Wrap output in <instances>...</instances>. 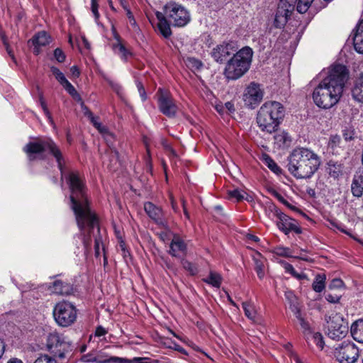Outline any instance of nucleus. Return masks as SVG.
<instances>
[{
  "mask_svg": "<svg viewBox=\"0 0 363 363\" xmlns=\"http://www.w3.org/2000/svg\"><path fill=\"white\" fill-rule=\"evenodd\" d=\"M23 151L29 162L45 160L48 155L52 156L57 164L61 181L65 179L69 185L71 208L74 211L78 228L83 231L86 226L92 229L98 225V218L89 206L84 181L77 171H72L65 174V157L60 147L51 138H33L23 147Z\"/></svg>",
  "mask_w": 363,
  "mask_h": 363,
  "instance_id": "obj_1",
  "label": "nucleus"
},
{
  "mask_svg": "<svg viewBox=\"0 0 363 363\" xmlns=\"http://www.w3.org/2000/svg\"><path fill=\"white\" fill-rule=\"evenodd\" d=\"M348 79V72L345 66L333 65L326 77L314 89L313 99L317 106L328 109L340 101Z\"/></svg>",
  "mask_w": 363,
  "mask_h": 363,
  "instance_id": "obj_2",
  "label": "nucleus"
},
{
  "mask_svg": "<svg viewBox=\"0 0 363 363\" xmlns=\"http://www.w3.org/2000/svg\"><path fill=\"white\" fill-rule=\"evenodd\" d=\"M319 156L308 148H296L289 156V171L296 179L311 178L320 165Z\"/></svg>",
  "mask_w": 363,
  "mask_h": 363,
  "instance_id": "obj_3",
  "label": "nucleus"
},
{
  "mask_svg": "<svg viewBox=\"0 0 363 363\" xmlns=\"http://www.w3.org/2000/svg\"><path fill=\"white\" fill-rule=\"evenodd\" d=\"M285 116L284 106L275 101L264 102L257 114V123L260 130L267 133H275Z\"/></svg>",
  "mask_w": 363,
  "mask_h": 363,
  "instance_id": "obj_4",
  "label": "nucleus"
},
{
  "mask_svg": "<svg viewBox=\"0 0 363 363\" xmlns=\"http://www.w3.org/2000/svg\"><path fill=\"white\" fill-rule=\"evenodd\" d=\"M253 51L248 46L244 47L233 55L227 62L224 74L228 79L235 80L246 73L252 62Z\"/></svg>",
  "mask_w": 363,
  "mask_h": 363,
  "instance_id": "obj_5",
  "label": "nucleus"
},
{
  "mask_svg": "<svg viewBox=\"0 0 363 363\" xmlns=\"http://www.w3.org/2000/svg\"><path fill=\"white\" fill-rule=\"evenodd\" d=\"M53 316L59 325L67 327L76 320L77 309L71 303L60 301L54 307Z\"/></svg>",
  "mask_w": 363,
  "mask_h": 363,
  "instance_id": "obj_6",
  "label": "nucleus"
},
{
  "mask_svg": "<svg viewBox=\"0 0 363 363\" xmlns=\"http://www.w3.org/2000/svg\"><path fill=\"white\" fill-rule=\"evenodd\" d=\"M328 335L333 340L344 338L348 333L347 321L339 313H332L327 320Z\"/></svg>",
  "mask_w": 363,
  "mask_h": 363,
  "instance_id": "obj_7",
  "label": "nucleus"
},
{
  "mask_svg": "<svg viewBox=\"0 0 363 363\" xmlns=\"http://www.w3.org/2000/svg\"><path fill=\"white\" fill-rule=\"evenodd\" d=\"M334 356L340 363H354L359 356V348L352 341L345 340L335 347Z\"/></svg>",
  "mask_w": 363,
  "mask_h": 363,
  "instance_id": "obj_8",
  "label": "nucleus"
},
{
  "mask_svg": "<svg viewBox=\"0 0 363 363\" xmlns=\"http://www.w3.org/2000/svg\"><path fill=\"white\" fill-rule=\"evenodd\" d=\"M47 346L50 353L59 359L67 358L71 352L69 343L65 341L57 333L48 335Z\"/></svg>",
  "mask_w": 363,
  "mask_h": 363,
  "instance_id": "obj_9",
  "label": "nucleus"
},
{
  "mask_svg": "<svg viewBox=\"0 0 363 363\" xmlns=\"http://www.w3.org/2000/svg\"><path fill=\"white\" fill-rule=\"evenodd\" d=\"M165 16L175 26L182 27L186 26L190 21L189 12L180 5L170 2L164 7Z\"/></svg>",
  "mask_w": 363,
  "mask_h": 363,
  "instance_id": "obj_10",
  "label": "nucleus"
},
{
  "mask_svg": "<svg viewBox=\"0 0 363 363\" xmlns=\"http://www.w3.org/2000/svg\"><path fill=\"white\" fill-rule=\"evenodd\" d=\"M269 210L272 215L279 219V221L277 222V225L285 235H288L291 231L295 232L296 234L302 233V230L297 221L281 212L274 205L269 206Z\"/></svg>",
  "mask_w": 363,
  "mask_h": 363,
  "instance_id": "obj_11",
  "label": "nucleus"
},
{
  "mask_svg": "<svg viewBox=\"0 0 363 363\" xmlns=\"http://www.w3.org/2000/svg\"><path fill=\"white\" fill-rule=\"evenodd\" d=\"M298 1L299 0L279 1L274 18L275 27L281 28L286 25Z\"/></svg>",
  "mask_w": 363,
  "mask_h": 363,
  "instance_id": "obj_12",
  "label": "nucleus"
},
{
  "mask_svg": "<svg viewBox=\"0 0 363 363\" xmlns=\"http://www.w3.org/2000/svg\"><path fill=\"white\" fill-rule=\"evenodd\" d=\"M264 91L260 85L255 82H251L245 89L243 94V101L249 108H254L262 100Z\"/></svg>",
  "mask_w": 363,
  "mask_h": 363,
  "instance_id": "obj_13",
  "label": "nucleus"
},
{
  "mask_svg": "<svg viewBox=\"0 0 363 363\" xmlns=\"http://www.w3.org/2000/svg\"><path fill=\"white\" fill-rule=\"evenodd\" d=\"M238 46L236 42H223L218 45L211 51V57L219 63L225 62L235 52H238Z\"/></svg>",
  "mask_w": 363,
  "mask_h": 363,
  "instance_id": "obj_14",
  "label": "nucleus"
},
{
  "mask_svg": "<svg viewBox=\"0 0 363 363\" xmlns=\"http://www.w3.org/2000/svg\"><path fill=\"white\" fill-rule=\"evenodd\" d=\"M158 106L160 111L169 118L176 116L178 106L173 98L167 93L164 92L161 89L158 90Z\"/></svg>",
  "mask_w": 363,
  "mask_h": 363,
  "instance_id": "obj_15",
  "label": "nucleus"
},
{
  "mask_svg": "<svg viewBox=\"0 0 363 363\" xmlns=\"http://www.w3.org/2000/svg\"><path fill=\"white\" fill-rule=\"evenodd\" d=\"M144 210L147 216L159 226L168 229V224L162 208L155 206L152 202L144 203Z\"/></svg>",
  "mask_w": 363,
  "mask_h": 363,
  "instance_id": "obj_16",
  "label": "nucleus"
},
{
  "mask_svg": "<svg viewBox=\"0 0 363 363\" xmlns=\"http://www.w3.org/2000/svg\"><path fill=\"white\" fill-rule=\"evenodd\" d=\"M187 252V245L184 240L177 234H174L169 244L168 253L175 257H180L185 255Z\"/></svg>",
  "mask_w": 363,
  "mask_h": 363,
  "instance_id": "obj_17",
  "label": "nucleus"
},
{
  "mask_svg": "<svg viewBox=\"0 0 363 363\" xmlns=\"http://www.w3.org/2000/svg\"><path fill=\"white\" fill-rule=\"evenodd\" d=\"M31 41L34 46L33 52L38 55L40 52V48L50 43V36L45 31L39 32L33 37Z\"/></svg>",
  "mask_w": 363,
  "mask_h": 363,
  "instance_id": "obj_18",
  "label": "nucleus"
},
{
  "mask_svg": "<svg viewBox=\"0 0 363 363\" xmlns=\"http://www.w3.org/2000/svg\"><path fill=\"white\" fill-rule=\"evenodd\" d=\"M50 289L53 293L62 296L70 295L73 292L72 284L60 279L55 280Z\"/></svg>",
  "mask_w": 363,
  "mask_h": 363,
  "instance_id": "obj_19",
  "label": "nucleus"
},
{
  "mask_svg": "<svg viewBox=\"0 0 363 363\" xmlns=\"http://www.w3.org/2000/svg\"><path fill=\"white\" fill-rule=\"evenodd\" d=\"M353 45L357 52L363 54V20L359 23L354 31Z\"/></svg>",
  "mask_w": 363,
  "mask_h": 363,
  "instance_id": "obj_20",
  "label": "nucleus"
},
{
  "mask_svg": "<svg viewBox=\"0 0 363 363\" xmlns=\"http://www.w3.org/2000/svg\"><path fill=\"white\" fill-rule=\"evenodd\" d=\"M96 363H130V361L125 358L111 357L104 352H99L94 356Z\"/></svg>",
  "mask_w": 363,
  "mask_h": 363,
  "instance_id": "obj_21",
  "label": "nucleus"
},
{
  "mask_svg": "<svg viewBox=\"0 0 363 363\" xmlns=\"http://www.w3.org/2000/svg\"><path fill=\"white\" fill-rule=\"evenodd\" d=\"M352 96L356 101L363 103V72L359 74L354 82L352 89Z\"/></svg>",
  "mask_w": 363,
  "mask_h": 363,
  "instance_id": "obj_22",
  "label": "nucleus"
},
{
  "mask_svg": "<svg viewBox=\"0 0 363 363\" xmlns=\"http://www.w3.org/2000/svg\"><path fill=\"white\" fill-rule=\"evenodd\" d=\"M291 310L299 321L304 335L307 339H309V335H311L313 332L309 323L306 321L301 315L300 308H298L297 306H294V308H291Z\"/></svg>",
  "mask_w": 363,
  "mask_h": 363,
  "instance_id": "obj_23",
  "label": "nucleus"
},
{
  "mask_svg": "<svg viewBox=\"0 0 363 363\" xmlns=\"http://www.w3.org/2000/svg\"><path fill=\"white\" fill-rule=\"evenodd\" d=\"M350 333L354 340L363 343V319H359L352 324Z\"/></svg>",
  "mask_w": 363,
  "mask_h": 363,
  "instance_id": "obj_24",
  "label": "nucleus"
},
{
  "mask_svg": "<svg viewBox=\"0 0 363 363\" xmlns=\"http://www.w3.org/2000/svg\"><path fill=\"white\" fill-rule=\"evenodd\" d=\"M255 262V270L259 279H262L265 275L264 272V263L266 259L259 252H256L253 256Z\"/></svg>",
  "mask_w": 363,
  "mask_h": 363,
  "instance_id": "obj_25",
  "label": "nucleus"
},
{
  "mask_svg": "<svg viewBox=\"0 0 363 363\" xmlns=\"http://www.w3.org/2000/svg\"><path fill=\"white\" fill-rule=\"evenodd\" d=\"M114 38L116 40V43L113 45L114 52L118 54L122 59L127 60L131 53L122 44L120 36L116 33H114Z\"/></svg>",
  "mask_w": 363,
  "mask_h": 363,
  "instance_id": "obj_26",
  "label": "nucleus"
},
{
  "mask_svg": "<svg viewBox=\"0 0 363 363\" xmlns=\"http://www.w3.org/2000/svg\"><path fill=\"white\" fill-rule=\"evenodd\" d=\"M203 281L219 289L221 286L223 278L221 275L216 272L211 271L209 275L203 278Z\"/></svg>",
  "mask_w": 363,
  "mask_h": 363,
  "instance_id": "obj_27",
  "label": "nucleus"
},
{
  "mask_svg": "<svg viewBox=\"0 0 363 363\" xmlns=\"http://www.w3.org/2000/svg\"><path fill=\"white\" fill-rule=\"evenodd\" d=\"M326 277L324 274H318L315 276V280L313 282V289L315 292H321L325 287Z\"/></svg>",
  "mask_w": 363,
  "mask_h": 363,
  "instance_id": "obj_28",
  "label": "nucleus"
},
{
  "mask_svg": "<svg viewBox=\"0 0 363 363\" xmlns=\"http://www.w3.org/2000/svg\"><path fill=\"white\" fill-rule=\"evenodd\" d=\"M279 263L281 264V266L284 269L285 272L286 273L290 274L293 277H294L298 280H301V279H303L304 278H306V274H298L294 269V267L291 264H289L285 261H280Z\"/></svg>",
  "mask_w": 363,
  "mask_h": 363,
  "instance_id": "obj_29",
  "label": "nucleus"
},
{
  "mask_svg": "<svg viewBox=\"0 0 363 363\" xmlns=\"http://www.w3.org/2000/svg\"><path fill=\"white\" fill-rule=\"evenodd\" d=\"M352 194L356 197H360L363 194V181L361 178L354 179L351 185Z\"/></svg>",
  "mask_w": 363,
  "mask_h": 363,
  "instance_id": "obj_30",
  "label": "nucleus"
},
{
  "mask_svg": "<svg viewBox=\"0 0 363 363\" xmlns=\"http://www.w3.org/2000/svg\"><path fill=\"white\" fill-rule=\"evenodd\" d=\"M274 140L279 147L289 145L291 140L288 133L285 131L276 134L274 135Z\"/></svg>",
  "mask_w": 363,
  "mask_h": 363,
  "instance_id": "obj_31",
  "label": "nucleus"
},
{
  "mask_svg": "<svg viewBox=\"0 0 363 363\" xmlns=\"http://www.w3.org/2000/svg\"><path fill=\"white\" fill-rule=\"evenodd\" d=\"M242 308L245 312V315L253 322H256V311L254 306L250 302H243Z\"/></svg>",
  "mask_w": 363,
  "mask_h": 363,
  "instance_id": "obj_32",
  "label": "nucleus"
},
{
  "mask_svg": "<svg viewBox=\"0 0 363 363\" xmlns=\"http://www.w3.org/2000/svg\"><path fill=\"white\" fill-rule=\"evenodd\" d=\"M247 194L245 191L239 189H234L228 191V196L230 199L239 202L245 199Z\"/></svg>",
  "mask_w": 363,
  "mask_h": 363,
  "instance_id": "obj_33",
  "label": "nucleus"
},
{
  "mask_svg": "<svg viewBox=\"0 0 363 363\" xmlns=\"http://www.w3.org/2000/svg\"><path fill=\"white\" fill-rule=\"evenodd\" d=\"M328 173L330 177L337 178L342 174V168L340 164L330 161L328 163Z\"/></svg>",
  "mask_w": 363,
  "mask_h": 363,
  "instance_id": "obj_34",
  "label": "nucleus"
},
{
  "mask_svg": "<svg viewBox=\"0 0 363 363\" xmlns=\"http://www.w3.org/2000/svg\"><path fill=\"white\" fill-rule=\"evenodd\" d=\"M264 161L265 164L277 174L281 173V169L278 164L272 160L269 155H265L264 157Z\"/></svg>",
  "mask_w": 363,
  "mask_h": 363,
  "instance_id": "obj_35",
  "label": "nucleus"
},
{
  "mask_svg": "<svg viewBox=\"0 0 363 363\" xmlns=\"http://www.w3.org/2000/svg\"><path fill=\"white\" fill-rule=\"evenodd\" d=\"M157 28L160 33L165 38H168L172 35V30L170 26L167 21H162L161 23H158Z\"/></svg>",
  "mask_w": 363,
  "mask_h": 363,
  "instance_id": "obj_36",
  "label": "nucleus"
},
{
  "mask_svg": "<svg viewBox=\"0 0 363 363\" xmlns=\"http://www.w3.org/2000/svg\"><path fill=\"white\" fill-rule=\"evenodd\" d=\"M62 86L76 100L81 101V96L74 87V86L67 80Z\"/></svg>",
  "mask_w": 363,
  "mask_h": 363,
  "instance_id": "obj_37",
  "label": "nucleus"
},
{
  "mask_svg": "<svg viewBox=\"0 0 363 363\" xmlns=\"http://www.w3.org/2000/svg\"><path fill=\"white\" fill-rule=\"evenodd\" d=\"M50 70L61 85L67 81L65 74L58 68L52 66L50 67Z\"/></svg>",
  "mask_w": 363,
  "mask_h": 363,
  "instance_id": "obj_38",
  "label": "nucleus"
},
{
  "mask_svg": "<svg viewBox=\"0 0 363 363\" xmlns=\"http://www.w3.org/2000/svg\"><path fill=\"white\" fill-rule=\"evenodd\" d=\"M313 0H299L297 6V11L300 13H305L309 9Z\"/></svg>",
  "mask_w": 363,
  "mask_h": 363,
  "instance_id": "obj_39",
  "label": "nucleus"
},
{
  "mask_svg": "<svg viewBox=\"0 0 363 363\" xmlns=\"http://www.w3.org/2000/svg\"><path fill=\"white\" fill-rule=\"evenodd\" d=\"M181 263L184 269L188 271L191 275H194L198 272L197 267L189 261L182 259Z\"/></svg>",
  "mask_w": 363,
  "mask_h": 363,
  "instance_id": "obj_40",
  "label": "nucleus"
},
{
  "mask_svg": "<svg viewBox=\"0 0 363 363\" xmlns=\"http://www.w3.org/2000/svg\"><path fill=\"white\" fill-rule=\"evenodd\" d=\"M102 249V251L104 252V245L102 241V238L99 235V236L96 237L95 238V243H94V251H95V257H99L101 255L100 249Z\"/></svg>",
  "mask_w": 363,
  "mask_h": 363,
  "instance_id": "obj_41",
  "label": "nucleus"
},
{
  "mask_svg": "<svg viewBox=\"0 0 363 363\" xmlns=\"http://www.w3.org/2000/svg\"><path fill=\"white\" fill-rule=\"evenodd\" d=\"M274 252L281 257H292L293 255L291 254V250L289 247L282 246H278L274 249Z\"/></svg>",
  "mask_w": 363,
  "mask_h": 363,
  "instance_id": "obj_42",
  "label": "nucleus"
},
{
  "mask_svg": "<svg viewBox=\"0 0 363 363\" xmlns=\"http://www.w3.org/2000/svg\"><path fill=\"white\" fill-rule=\"evenodd\" d=\"M311 337L314 340L315 345L320 349H323L324 347L323 337L320 333H313L312 332L311 335H309V337Z\"/></svg>",
  "mask_w": 363,
  "mask_h": 363,
  "instance_id": "obj_43",
  "label": "nucleus"
},
{
  "mask_svg": "<svg viewBox=\"0 0 363 363\" xmlns=\"http://www.w3.org/2000/svg\"><path fill=\"white\" fill-rule=\"evenodd\" d=\"M39 100H40V103L41 107H42V108H43L45 116L48 117L50 123H53V120H52V118L51 116V113H50V112L49 111V110L48 108L46 103H45V101L44 100V98H43L42 94L40 95Z\"/></svg>",
  "mask_w": 363,
  "mask_h": 363,
  "instance_id": "obj_44",
  "label": "nucleus"
},
{
  "mask_svg": "<svg viewBox=\"0 0 363 363\" xmlns=\"http://www.w3.org/2000/svg\"><path fill=\"white\" fill-rule=\"evenodd\" d=\"M343 137L346 141H350L355 138V131L353 128H346L343 130Z\"/></svg>",
  "mask_w": 363,
  "mask_h": 363,
  "instance_id": "obj_45",
  "label": "nucleus"
},
{
  "mask_svg": "<svg viewBox=\"0 0 363 363\" xmlns=\"http://www.w3.org/2000/svg\"><path fill=\"white\" fill-rule=\"evenodd\" d=\"M325 299L328 302L333 303H336L339 302V301L341 298V295L337 294H333V293L328 292L325 294Z\"/></svg>",
  "mask_w": 363,
  "mask_h": 363,
  "instance_id": "obj_46",
  "label": "nucleus"
},
{
  "mask_svg": "<svg viewBox=\"0 0 363 363\" xmlns=\"http://www.w3.org/2000/svg\"><path fill=\"white\" fill-rule=\"evenodd\" d=\"M123 8L125 9V10L126 11V15H127V17L128 18V21H129V23L134 28H138V26H137V23H136V21L132 13V12L130 11V10L129 9H128L125 6L123 5Z\"/></svg>",
  "mask_w": 363,
  "mask_h": 363,
  "instance_id": "obj_47",
  "label": "nucleus"
},
{
  "mask_svg": "<svg viewBox=\"0 0 363 363\" xmlns=\"http://www.w3.org/2000/svg\"><path fill=\"white\" fill-rule=\"evenodd\" d=\"M34 363H57L56 360L48 355H42Z\"/></svg>",
  "mask_w": 363,
  "mask_h": 363,
  "instance_id": "obj_48",
  "label": "nucleus"
},
{
  "mask_svg": "<svg viewBox=\"0 0 363 363\" xmlns=\"http://www.w3.org/2000/svg\"><path fill=\"white\" fill-rule=\"evenodd\" d=\"M344 286V283L340 279H333L329 284L330 289H340Z\"/></svg>",
  "mask_w": 363,
  "mask_h": 363,
  "instance_id": "obj_49",
  "label": "nucleus"
},
{
  "mask_svg": "<svg viewBox=\"0 0 363 363\" xmlns=\"http://www.w3.org/2000/svg\"><path fill=\"white\" fill-rule=\"evenodd\" d=\"M54 56L58 62H63L65 60V55L60 48H56L55 50Z\"/></svg>",
  "mask_w": 363,
  "mask_h": 363,
  "instance_id": "obj_50",
  "label": "nucleus"
},
{
  "mask_svg": "<svg viewBox=\"0 0 363 363\" xmlns=\"http://www.w3.org/2000/svg\"><path fill=\"white\" fill-rule=\"evenodd\" d=\"M136 86L138 88L139 94L142 99V101H145L147 99V95H146V92H145L144 86L143 85V84L140 82L136 81Z\"/></svg>",
  "mask_w": 363,
  "mask_h": 363,
  "instance_id": "obj_51",
  "label": "nucleus"
},
{
  "mask_svg": "<svg viewBox=\"0 0 363 363\" xmlns=\"http://www.w3.org/2000/svg\"><path fill=\"white\" fill-rule=\"evenodd\" d=\"M96 129L100 133L104 134V136L107 141H111V139L113 138V135L107 130V128L105 126H103L101 124L100 128Z\"/></svg>",
  "mask_w": 363,
  "mask_h": 363,
  "instance_id": "obj_52",
  "label": "nucleus"
},
{
  "mask_svg": "<svg viewBox=\"0 0 363 363\" xmlns=\"http://www.w3.org/2000/svg\"><path fill=\"white\" fill-rule=\"evenodd\" d=\"M91 11H92L96 20L99 19V13L98 11L99 4H98L96 0H91Z\"/></svg>",
  "mask_w": 363,
  "mask_h": 363,
  "instance_id": "obj_53",
  "label": "nucleus"
},
{
  "mask_svg": "<svg viewBox=\"0 0 363 363\" xmlns=\"http://www.w3.org/2000/svg\"><path fill=\"white\" fill-rule=\"evenodd\" d=\"M188 62L189 65H191L193 67L196 69H200L203 65L202 62L200 60L194 57L188 58Z\"/></svg>",
  "mask_w": 363,
  "mask_h": 363,
  "instance_id": "obj_54",
  "label": "nucleus"
},
{
  "mask_svg": "<svg viewBox=\"0 0 363 363\" xmlns=\"http://www.w3.org/2000/svg\"><path fill=\"white\" fill-rule=\"evenodd\" d=\"M108 84L118 94H121L122 91V87L119 84L111 80H108Z\"/></svg>",
  "mask_w": 363,
  "mask_h": 363,
  "instance_id": "obj_55",
  "label": "nucleus"
},
{
  "mask_svg": "<svg viewBox=\"0 0 363 363\" xmlns=\"http://www.w3.org/2000/svg\"><path fill=\"white\" fill-rule=\"evenodd\" d=\"M172 344H173V346L168 345L167 347L169 348H173L176 351H178L183 354L188 355L187 352L182 347H181L180 345H179L178 344H177L175 342H172Z\"/></svg>",
  "mask_w": 363,
  "mask_h": 363,
  "instance_id": "obj_56",
  "label": "nucleus"
},
{
  "mask_svg": "<svg viewBox=\"0 0 363 363\" xmlns=\"http://www.w3.org/2000/svg\"><path fill=\"white\" fill-rule=\"evenodd\" d=\"M119 240V247L121 250L123 251V254L124 257L127 256V254H129V252L126 250L125 243L121 237H118Z\"/></svg>",
  "mask_w": 363,
  "mask_h": 363,
  "instance_id": "obj_57",
  "label": "nucleus"
},
{
  "mask_svg": "<svg viewBox=\"0 0 363 363\" xmlns=\"http://www.w3.org/2000/svg\"><path fill=\"white\" fill-rule=\"evenodd\" d=\"M273 195L284 205L289 206V203L277 191H274Z\"/></svg>",
  "mask_w": 363,
  "mask_h": 363,
  "instance_id": "obj_58",
  "label": "nucleus"
},
{
  "mask_svg": "<svg viewBox=\"0 0 363 363\" xmlns=\"http://www.w3.org/2000/svg\"><path fill=\"white\" fill-rule=\"evenodd\" d=\"M107 333V330L102 326L99 325L96 328L95 336L101 337L105 335Z\"/></svg>",
  "mask_w": 363,
  "mask_h": 363,
  "instance_id": "obj_59",
  "label": "nucleus"
},
{
  "mask_svg": "<svg viewBox=\"0 0 363 363\" xmlns=\"http://www.w3.org/2000/svg\"><path fill=\"white\" fill-rule=\"evenodd\" d=\"M96 354L89 353L82 357V360L85 362H95L94 356Z\"/></svg>",
  "mask_w": 363,
  "mask_h": 363,
  "instance_id": "obj_60",
  "label": "nucleus"
},
{
  "mask_svg": "<svg viewBox=\"0 0 363 363\" xmlns=\"http://www.w3.org/2000/svg\"><path fill=\"white\" fill-rule=\"evenodd\" d=\"M90 241H91L90 237H86L85 235H83L82 242H83V245H84V247L86 251H89L90 250V247H91Z\"/></svg>",
  "mask_w": 363,
  "mask_h": 363,
  "instance_id": "obj_61",
  "label": "nucleus"
},
{
  "mask_svg": "<svg viewBox=\"0 0 363 363\" xmlns=\"http://www.w3.org/2000/svg\"><path fill=\"white\" fill-rule=\"evenodd\" d=\"M70 72L74 78H78L80 75L79 69L76 65H74L70 68Z\"/></svg>",
  "mask_w": 363,
  "mask_h": 363,
  "instance_id": "obj_62",
  "label": "nucleus"
},
{
  "mask_svg": "<svg viewBox=\"0 0 363 363\" xmlns=\"http://www.w3.org/2000/svg\"><path fill=\"white\" fill-rule=\"evenodd\" d=\"M89 119L96 128H100L101 123L98 121L99 118L97 117L92 116L91 117L89 118Z\"/></svg>",
  "mask_w": 363,
  "mask_h": 363,
  "instance_id": "obj_63",
  "label": "nucleus"
},
{
  "mask_svg": "<svg viewBox=\"0 0 363 363\" xmlns=\"http://www.w3.org/2000/svg\"><path fill=\"white\" fill-rule=\"evenodd\" d=\"M82 108L84 111V115L86 116L89 118L94 116L92 112L86 106H84V103L82 104Z\"/></svg>",
  "mask_w": 363,
  "mask_h": 363,
  "instance_id": "obj_64",
  "label": "nucleus"
}]
</instances>
